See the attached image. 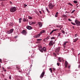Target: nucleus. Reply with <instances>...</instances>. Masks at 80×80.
Instances as JSON below:
<instances>
[{
  "mask_svg": "<svg viewBox=\"0 0 80 80\" xmlns=\"http://www.w3.org/2000/svg\"><path fill=\"white\" fill-rule=\"evenodd\" d=\"M16 8L15 7H13L10 8V11L11 12H15L16 11Z\"/></svg>",
  "mask_w": 80,
  "mask_h": 80,
  "instance_id": "1",
  "label": "nucleus"
},
{
  "mask_svg": "<svg viewBox=\"0 0 80 80\" xmlns=\"http://www.w3.org/2000/svg\"><path fill=\"white\" fill-rule=\"evenodd\" d=\"M48 6L50 8V9H52V8H53V7H55L54 5H52V3L50 2L49 4L48 5Z\"/></svg>",
  "mask_w": 80,
  "mask_h": 80,
  "instance_id": "2",
  "label": "nucleus"
},
{
  "mask_svg": "<svg viewBox=\"0 0 80 80\" xmlns=\"http://www.w3.org/2000/svg\"><path fill=\"white\" fill-rule=\"evenodd\" d=\"M13 30H14V29H10L9 31H8L7 32V33H8V34H10V33H13Z\"/></svg>",
  "mask_w": 80,
  "mask_h": 80,
  "instance_id": "3",
  "label": "nucleus"
},
{
  "mask_svg": "<svg viewBox=\"0 0 80 80\" xmlns=\"http://www.w3.org/2000/svg\"><path fill=\"white\" fill-rule=\"evenodd\" d=\"M75 22L76 23L77 26H80V22L78 20H75Z\"/></svg>",
  "mask_w": 80,
  "mask_h": 80,
  "instance_id": "4",
  "label": "nucleus"
},
{
  "mask_svg": "<svg viewBox=\"0 0 80 80\" xmlns=\"http://www.w3.org/2000/svg\"><path fill=\"white\" fill-rule=\"evenodd\" d=\"M21 33L24 35H26V34H27V32L25 30H23L22 32H21Z\"/></svg>",
  "mask_w": 80,
  "mask_h": 80,
  "instance_id": "5",
  "label": "nucleus"
},
{
  "mask_svg": "<svg viewBox=\"0 0 80 80\" xmlns=\"http://www.w3.org/2000/svg\"><path fill=\"white\" fill-rule=\"evenodd\" d=\"M54 44V42H53V40H51L50 41V42L49 43V45L50 47H51V46H52L53 44Z\"/></svg>",
  "mask_w": 80,
  "mask_h": 80,
  "instance_id": "6",
  "label": "nucleus"
},
{
  "mask_svg": "<svg viewBox=\"0 0 80 80\" xmlns=\"http://www.w3.org/2000/svg\"><path fill=\"white\" fill-rule=\"evenodd\" d=\"M42 40V39L41 38L40 39H37V41H38L36 42L37 43H41V41Z\"/></svg>",
  "mask_w": 80,
  "mask_h": 80,
  "instance_id": "7",
  "label": "nucleus"
},
{
  "mask_svg": "<svg viewBox=\"0 0 80 80\" xmlns=\"http://www.w3.org/2000/svg\"><path fill=\"white\" fill-rule=\"evenodd\" d=\"M44 75H45V72H43L40 75V78H42L43 77V76H44Z\"/></svg>",
  "mask_w": 80,
  "mask_h": 80,
  "instance_id": "8",
  "label": "nucleus"
},
{
  "mask_svg": "<svg viewBox=\"0 0 80 80\" xmlns=\"http://www.w3.org/2000/svg\"><path fill=\"white\" fill-rule=\"evenodd\" d=\"M49 39H50V36H48L46 38L44 39L43 41H44V42H46V41H47V40H48Z\"/></svg>",
  "mask_w": 80,
  "mask_h": 80,
  "instance_id": "9",
  "label": "nucleus"
},
{
  "mask_svg": "<svg viewBox=\"0 0 80 80\" xmlns=\"http://www.w3.org/2000/svg\"><path fill=\"white\" fill-rule=\"evenodd\" d=\"M40 35H41V34L39 33V34H38L37 35L34 36V38H39Z\"/></svg>",
  "mask_w": 80,
  "mask_h": 80,
  "instance_id": "10",
  "label": "nucleus"
},
{
  "mask_svg": "<svg viewBox=\"0 0 80 80\" xmlns=\"http://www.w3.org/2000/svg\"><path fill=\"white\" fill-rule=\"evenodd\" d=\"M38 27L41 28L42 27V23L41 22H38Z\"/></svg>",
  "mask_w": 80,
  "mask_h": 80,
  "instance_id": "11",
  "label": "nucleus"
},
{
  "mask_svg": "<svg viewBox=\"0 0 80 80\" xmlns=\"http://www.w3.org/2000/svg\"><path fill=\"white\" fill-rule=\"evenodd\" d=\"M26 28L27 29H28V30H31V29H32V27L29 26H26Z\"/></svg>",
  "mask_w": 80,
  "mask_h": 80,
  "instance_id": "12",
  "label": "nucleus"
},
{
  "mask_svg": "<svg viewBox=\"0 0 80 80\" xmlns=\"http://www.w3.org/2000/svg\"><path fill=\"white\" fill-rule=\"evenodd\" d=\"M39 50L41 52H43V50H42L43 48H42V46H39Z\"/></svg>",
  "mask_w": 80,
  "mask_h": 80,
  "instance_id": "13",
  "label": "nucleus"
},
{
  "mask_svg": "<svg viewBox=\"0 0 80 80\" xmlns=\"http://www.w3.org/2000/svg\"><path fill=\"white\" fill-rule=\"evenodd\" d=\"M60 50V48H57L56 49L55 52H59V51Z\"/></svg>",
  "mask_w": 80,
  "mask_h": 80,
  "instance_id": "14",
  "label": "nucleus"
},
{
  "mask_svg": "<svg viewBox=\"0 0 80 80\" xmlns=\"http://www.w3.org/2000/svg\"><path fill=\"white\" fill-rule=\"evenodd\" d=\"M42 51L44 52H46L47 51V49L45 47H43L42 48Z\"/></svg>",
  "mask_w": 80,
  "mask_h": 80,
  "instance_id": "15",
  "label": "nucleus"
},
{
  "mask_svg": "<svg viewBox=\"0 0 80 80\" xmlns=\"http://www.w3.org/2000/svg\"><path fill=\"white\" fill-rule=\"evenodd\" d=\"M35 22H32L31 21V22H29V24L30 25H33V24H35Z\"/></svg>",
  "mask_w": 80,
  "mask_h": 80,
  "instance_id": "16",
  "label": "nucleus"
},
{
  "mask_svg": "<svg viewBox=\"0 0 80 80\" xmlns=\"http://www.w3.org/2000/svg\"><path fill=\"white\" fill-rule=\"evenodd\" d=\"M78 40V38H76L75 39H73V42H77V40Z\"/></svg>",
  "mask_w": 80,
  "mask_h": 80,
  "instance_id": "17",
  "label": "nucleus"
},
{
  "mask_svg": "<svg viewBox=\"0 0 80 80\" xmlns=\"http://www.w3.org/2000/svg\"><path fill=\"white\" fill-rule=\"evenodd\" d=\"M45 30H43L42 31H41L39 33L41 34V35H42V34L44 32H45Z\"/></svg>",
  "mask_w": 80,
  "mask_h": 80,
  "instance_id": "18",
  "label": "nucleus"
},
{
  "mask_svg": "<svg viewBox=\"0 0 80 80\" xmlns=\"http://www.w3.org/2000/svg\"><path fill=\"white\" fill-rule=\"evenodd\" d=\"M58 12H57L55 15V17H58Z\"/></svg>",
  "mask_w": 80,
  "mask_h": 80,
  "instance_id": "19",
  "label": "nucleus"
},
{
  "mask_svg": "<svg viewBox=\"0 0 80 80\" xmlns=\"http://www.w3.org/2000/svg\"><path fill=\"white\" fill-rule=\"evenodd\" d=\"M61 34H62V33H59L58 34V37H60V36H61Z\"/></svg>",
  "mask_w": 80,
  "mask_h": 80,
  "instance_id": "20",
  "label": "nucleus"
},
{
  "mask_svg": "<svg viewBox=\"0 0 80 80\" xmlns=\"http://www.w3.org/2000/svg\"><path fill=\"white\" fill-rule=\"evenodd\" d=\"M58 61H59V62H62V59H60V58H59Z\"/></svg>",
  "mask_w": 80,
  "mask_h": 80,
  "instance_id": "21",
  "label": "nucleus"
},
{
  "mask_svg": "<svg viewBox=\"0 0 80 80\" xmlns=\"http://www.w3.org/2000/svg\"><path fill=\"white\" fill-rule=\"evenodd\" d=\"M9 25L10 26H12V25H13V24L12 22V23L10 22L9 23Z\"/></svg>",
  "mask_w": 80,
  "mask_h": 80,
  "instance_id": "22",
  "label": "nucleus"
},
{
  "mask_svg": "<svg viewBox=\"0 0 80 80\" xmlns=\"http://www.w3.org/2000/svg\"><path fill=\"white\" fill-rule=\"evenodd\" d=\"M22 21V18H20L19 19V23H21Z\"/></svg>",
  "mask_w": 80,
  "mask_h": 80,
  "instance_id": "23",
  "label": "nucleus"
},
{
  "mask_svg": "<svg viewBox=\"0 0 80 80\" xmlns=\"http://www.w3.org/2000/svg\"><path fill=\"white\" fill-rule=\"evenodd\" d=\"M68 5H70V6H73V5H72V4L70 3V2L68 3Z\"/></svg>",
  "mask_w": 80,
  "mask_h": 80,
  "instance_id": "24",
  "label": "nucleus"
},
{
  "mask_svg": "<svg viewBox=\"0 0 80 80\" xmlns=\"http://www.w3.org/2000/svg\"><path fill=\"white\" fill-rule=\"evenodd\" d=\"M62 33H63V34H65V31L62 30Z\"/></svg>",
  "mask_w": 80,
  "mask_h": 80,
  "instance_id": "25",
  "label": "nucleus"
},
{
  "mask_svg": "<svg viewBox=\"0 0 80 80\" xmlns=\"http://www.w3.org/2000/svg\"><path fill=\"white\" fill-rule=\"evenodd\" d=\"M28 19H30V20H31V19H32V17L29 16L28 17Z\"/></svg>",
  "mask_w": 80,
  "mask_h": 80,
  "instance_id": "26",
  "label": "nucleus"
},
{
  "mask_svg": "<svg viewBox=\"0 0 80 80\" xmlns=\"http://www.w3.org/2000/svg\"><path fill=\"white\" fill-rule=\"evenodd\" d=\"M68 43V42H64L63 44V45H64V46H65V45H66V43Z\"/></svg>",
  "mask_w": 80,
  "mask_h": 80,
  "instance_id": "27",
  "label": "nucleus"
},
{
  "mask_svg": "<svg viewBox=\"0 0 80 80\" xmlns=\"http://www.w3.org/2000/svg\"><path fill=\"white\" fill-rule=\"evenodd\" d=\"M46 10H47V12L48 13H50V11H49V10H48V9L47 8H46Z\"/></svg>",
  "mask_w": 80,
  "mask_h": 80,
  "instance_id": "28",
  "label": "nucleus"
},
{
  "mask_svg": "<svg viewBox=\"0 0 80 80\" xmlns=\"http://www.w3.org/2000/svg\"><path fill=\"white\" fill-rule=\"evenodd\" d=\"M68 62L67 61H66L65 62V65H68Z\"/></svg>",
  "mask_w": 80,
  "mask_h": 80,
  "instance_id": "29",
  "label": "nucleus"
},
{
  "mask_svg": "<svg viewBox=\"0 0 80 80\" xmlns=\"http://www.w3.org/2000/svg\"><path fill=\"white\" fill-rule=\"evenodd\" d=\"M71 23L72 24V25H76V24L75 23H73L72 22H71Z\"/></svg>",
  "mask_w": 80,
  "mask_h": 80,
  "instance_id": "30",
  "label": "nucleus"
},
{
  "mask_svg": "<svg viewBox=\"0 0 80 80\" xmlns=\"http://www.w3.org/2000/svg\"><path fill=\"white\" fill-rule=\"evenodd\" d=\"M16 68L17 70H19V69H20V68L18 67V66H16Z\"/></svg>",
  "mask_w": 80,
  "mask_h": 80,
  "instance_id": "31",
  "label": "nucleus"
},
{
  "mask_svg": "<svg viewBox=\"0 0 80 80\" xmlns=\"http://www.w3.org/2000/svg\"><path fill=\"white\" fill-rule=\"evenodd\" d=\"M73 2L74 3H77L78 2H77V1H73Z\"/></svg>",
  "mask_w": 80,
  "mask_h": 80,
  "instance_id": "32",
  "label": "nucleus"
},
{
  "mask_svg": "<svg viewBox=\"0 0 80 80\" xmlns=\"http://www.w3.org/2000/svg\"><path fill=\"white\" fill-rule=\"evenodd\" d=\"M26 19L25 18H23V21L24 22H26Z\"/></svg>",
  "mask_w": 80,
  "mask_h": 80,
  "instance_id": "33",
  "label": "nucleus"
},
{
  "mask_svg": "<svg viewBox=\"0 0 80 80\" xmlns=\"http://www.w3.org/2000/svg\"><path fill=\"white\" fill-rule=\"evenodd\" d=\"M49 70L50 71L51 73H52V68H49Z\"/></svg>",
  "mask_w": 80,
  "mask_h": 80,
  "instance_id": "34",
  "label": "nucleus"
},
{
  "mask_svg": "<svg viewBox=\"0 0 80 80\" xmlns=\"http://www.w3.org/2000/svg\"><path fill=\"white\" fill-rule=\"evenodd\" d=\"M75 12V10H73L71 12V13H74V12Z\"/></svg>",
  "mask_w": 80,
  "mask_h": 80,
  "instance_id": "35",
  "label": "nucleus"
},
{
  "mask_svg": "<svg viewBox=\"0 0 80 80\" xmlns=\"http://www.w3.org/2000/svg\"><path fill=\"white\" fill-rule=\"evenodd\" d=\"M67 16L66 15H62V17H67Z\"/></svg>",
  "mask_w": 80,
  "mask_h": 80,
  "instance_id": "36",
  "label": "nucleus"
},
{
  "mask_svg": "<svg viewBox=\"0 0 80 80\" xmlns=\"http://www.w3.org/2000/svg\"><path fill=\"white\" fill-rule=\"evenodd\" d=\"M68 20L69 22H72V20H71L70 19H68Z\"/></svg>",
  "mask_w": 80,
  "mask_h": 80,
  "instance_id": "37",
  "label": "nucleus"
},
{
  "mask_svg": "<svg viewBox=\"0 0 80 80\" xmlns=\"http://www.w3.org/2000/svg\"><path fill=\"white\" fill-rule=\"evenodd\" d=\"M9 79H10V80H11V78H12V76H10L9 77Z\"/></svg>",
  "mask_w": 80,
  "mask_h": 80,
  "instance_id": "38",
  "label": "nucleus"
},
{
  "mask_svg": "<svg viewBox=\"0 0 80 80\" xmlns=\"http://www.w3.org/2000/svg\"><path fill=\"white\" fill-rule=\"evenodd\" d=\"M51 40H52L53 39H55V37H52L51 38Z\"/></svg>",
  "mask_w": 80,
  "mask_h": 80,
  "instance_id": "39",
  "label": "nucleus"
},
{
  "mask_svg": "<svg viewBox=\"0 0 80 80\" xmlns=\"http://www.w3.org/2000/svg\"><path fill=\"white\" fill-rule=\"evenodd\" d=\"M78 36V35H77V34H76L75 35V37H77Z\"/></svg>",
  "mask_w": 80,
  "mask_h": 80,
  "instance_id": "40",
  "label": "nucleus"
},
{
  "mask_svg": "<svg viewBox=\"0 0 80 80\" xmlns=\"http://www.w3.org/2000/svg\"><path fill=\"white\" fill-rule=\"evenodd\" d=\"M24 7H27V5L26 4H24Z\"/></svg>",
  "mask_w": 80,
  "mask_h": 80,
  "instance_id": "41",
  "label": "nucleus"
},
{
  "mask_svg": "<svg viewBox=\"0 0 80 80\" xmlns=\"http://www.w3.org/2000/svg\"><path fill=\"white\" fill-rule=\"evenodd\" d=\"M57 65L58 66H60V63H57Z\"/></svg>",
  "mask_w": 80,
  "mask_h": 80,
  "instance_id": "42",
  "label": "nucleus"
},
{
  "mask_svg": "<svg viewBox=\"0 0 80 80\" xmlns=\"http://www.w3.org/2000/svg\"><path fill=\"white\" fill-rule=\"evenodd\" d=\"M53 30V32H55V31H57V30H58V29H54V30Z\"/></svg>",
  "mask_w": 80,
  "mask_h": 80,
  "instance_id": "43",
  "label": "nucleus"
},
{
  "mask_svg": "<svg viewBox=\"0 0 80 80\" xmlns=\"http://www.w3.org/2000/svg\"><path fill=\"white\" fill-rule=\"evenodd\" d=\"M36 13L37 15H39V13H38V12Z\"/></svg>",
  "mask_w": 80,
  "mask_h": 80,
  "instance_id": "44",
  "label": "nucleus"
},
{
  "mask_svg": "<svg viewBox=\"0 0 80 80\" xmlns=\"http://www.w3.org/2000/svg\"><path fill=\"white\" fill-rule=\"evenodd\" d=\"M37 10H34V12L35 13H36L37 12Z\"/></svg>",
  "mask_w": 80,
  "mask_h": 80,
  "instance_id": "45",
  "label": "nucleus"
},
{
  "mask_svg": "<svg viewBox=\"0 0 80 80\" xmlns=\"http://www.w3.org/2000/svg\"><path fill=\"white\" fill-rule=\"evenodd\" d=\"M78 68H80V64L78 65Z\"/></svg>",
  "mask_w": 80,
  "mask_h": 80,
  "instance_id": "46",
  "label": "nucleus"
},
{
  "mask_svg": "<svg viewBox=\"0 0 80 80\" xmlns=\"http://www.w3.org/2000/svg\"><path fill=\"white\" fill-rule=\"evenodd\" d=\"M39 12L40 13V14H42V12H41V11H39Z\"/></svg>",
  "mask_w": 80,
  "mask_h": 80,
  "instance_id": "47",
  "label": "nucleus"
},
{
  "mask_svg": "<svg viewBox=\"0 0 80 80\" xmlns=\"http://www.w3.org/2000/svg\"><path fill=\"white\" fill-rule=\"evenodd\" d=\"M68 68H70V66H68Z\"/></svg>",
  "mask_w": 80,
  "mask_h": 80,
  "instance_id": "48",
  "label": "nucleus"
},
{
  "mask_svg": "<svg viewBox=\"0 0 80 80\" xmlns=\"http://www.w3.org/2000/svg\"><path fill=\"white\" fill-rule=\"evenodd\" d=\"M53 55H55V56H56V54H55V53H53Z\"/></svg>",
  "mask_w": 80,
  "mask_h": 80,
  "instance_id": "49",
  "label": "nucleus"
},
{
  "mask_svg": "<svg viewBox=\"0 0 80 80\" xmlns=\"http://www.w3.org/2000/svg\"><path fill=\"white\" fill-rule=\"evenodd\" d=\"M65 67H67V65L65 64Z\"/></svg>",
  "mask_w": 80,
  "mask_h": 80,
  "instance_id": "50",
  "label": "nucleus"
},
{
  "mask_svg": "<svg viewBox=\"0 0 80 80\" xmlns=\"http://www.w3.org/2000/svg\"><path fill=\"white\" fill-rule=\"evenodd\" d=\"M7 0H0V1H6Z\"/></svg>",
  "mask_w": 80,
  "mask_h": 80,
  "instance_id": "51",
  "label": "nucleus"
},
{
  "mask_svg": "<svg viewBox=\"0 0 80 80\" xmlns=\"http://www.w3.org/2000/svg\"><path fill=\"white\" fill-rule=\"evenodd\" d=\"M28 19H26V22H28Z\"/></svg>",
  "mask_w": 80,
  "mask_h": 80,
  "instance_id": "52",
  "label": "nucleus"
},
{
  "mask_svg": "<svg viewBox=\"0 0 80 80\" xmlns=\"http://www.w3.org/2000/svg\"><path fill=\"white\" fill-rule=\"evenodd\" d=\"M42 10V11L43 13H44V12H45L44 11V10Z\"/></svg>",
  "mask_w": 80,
  "mask_h": 80,
  "instance_id": "53",
  "label": "nucleus"
},
{
  "mask_svg": "<svg viewBox=\"0 0 80 80\" xmlns=\"http://www.w3.org/2000/svg\"><path fill=\"white\" fill-rule=\"evenodd\" d=\"M69 13V12H67V11H66L65 12V13Z\"/></svg>",
  "mask_w": 80,
  "mask_h": 80,
  "instance_id": "54",
  "label": "nucleus"
},
{
  "mask_svg": "<svg viewBox=\"0 0 80 80\" xmlns=\"http://www.w3.org/2000/svg\"><path fill=\"white\" fill-rule=\"evenodd\" d=\"M53 71H55V69L54 68H53Z\"/></svg>",
  "mask_w": 80,
  "mask_h": 80,
  "instance_id": "55",
  "label": "nucleus"
},
{
  "mask_svg": "<svg viewBox=\"0 0 80 80\" xmlns=\"http://www.w3.org/2000/svg\"><path fill=\"white\" fill-rule=\"evenodd\" d=\"M10 3L11 4L12 3V2H11V1H10Z\"/></svg>",
  "mask_w": 80,
  "mask_h": 80,
  "instance_id": "56",
  "label": "nucleus"
},
{
  "mask_svg": "<svg viewBox=\"0 0 80 80\" xmlns=\"http://www.w3.org/2000/svg\"><path fill=\"white\" fill-rule=\"evenodd\" d=\"M19 72H21L22 71L20 70L18 71Z\"/></svg>",
  "mask_w": 80,
  "mask_h": 80,
  "instance_id": "57",
  "label": "nucleus"
},
{
  "mask_svg": "<svg viewBox=\"0 0 80 80\" xmlns=\"http://www.w3.org/2000/svg\"><path fill=\"white\" fill-rule=\"evenodd\" d=\"M1 61H2V59H0V62H1Z\"/></svg>",
  "mask_w": 80,
  "mask_h": 80,
  "instance_id": "58",
  "label": "nucleus"
},
{
  "mask_svg": "<svg viewBox=\"0 0 80 80\" xmlns=\"http://www.w3.org/2000/svg\"><path fill=\"white\" fill-rule=\"evenodd\" d=\"M53 32H54V31H53V30H52V31L51 32L53 33Z\"/></svg>",
  "mask_w": 80,
  "mask_h": 80,
  "instance_id": "59",
  "label": "nucleus"
},
{
  "mask_svg": "<svg viewBox=\"0 0 80 80\" xmlns=\"http://www.w3.org/2000/svg\"><path fill=\"white\" fill-rule=\"evenodd\" d=\"M2 69H5V68L4 67H2Z\"/></svg>",
  "mask_w": 80,
  "mask_h": 80,
  "instance_id": "60",
  "label": "nucleus"
},
{
  "mask_svg": "<svg viewBox=\"0 0 80 80\" xmlns=\"http://www.w3.org/2000/svg\"><path fill=\"white\" fill-rule=\"evenodd\" d=\"M77 8H78V6H77Z\"/></svg>",
  "mask_w": 80,
  "mask_h": 80,
  "instance_id": "61",
  "label": "nucleus"
},
{
  "mask_svg": "<svg viewBox=\"0 0 80 80\" xmlns=\"http://www.w3.org/2000/svg\"><path fill=\"white\" fill-rule=\"evenodd\" d=\"M52 33L51 32L50 33V34H52Z\"/></svg>",
  "mask_w": 80,
  "mask_h": 80,
  "instance_id": "62",
  "label": "nucleus"
},
{
  "mask_svg": "<svg viewBox=\"0 0 80 80\" xmlns=\"http://www.w3.org/2000/svg\"><path fill=\"white\" fill-rule=\"evenodd\" d=\"M66 47V46H64V47Z\"/></svg>",
  "mask_w": 80,
  "mask_h": 80,
  "instance_id": "63",
  "label": "nucleus"
},
{
  "mask_svg": "<svg viewBox=\"0 0 80 80\" xmlns=\"http://www.w3.org/2000/svg\"><path fill=\"white\" fill-rule=\"evenodd\" d=\"M5 80H7L6 79H5Z\"/></svg>",
  "mask_w": 80,
  "mask_h": 80,
  "instance_id": "64",
  "label": "nucleus"
}]
</instances>
